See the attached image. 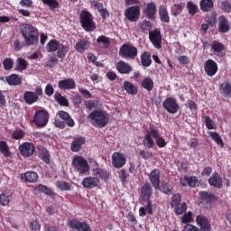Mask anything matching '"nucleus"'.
Here are the masks:
<instances>
[{"mask_svg":"<svg viewBox=\"0 0 231 231\" xmlns=\"http://www.w3.org/2000/svg\"><path fill=\"white\" fill-rule=\"evenodd\" d=\"M42 3H43V5H48L52 10L59 8V2L57 0H42Z\"/></svg>","mask_w":231,"mask_h":231,"instance_id":"nucleus-59","label":"nucleus"},{"mask_svg":"<svg viewBox=\"0 0 231 231\" xmlns=\"http://www.w3.org/2000/svg\"><path fill=\"white\" fill-rule=\"evenodd\" d=\"M20 33L24 39L25 46L39 44V30L32 24L25 23L21 27Z\"/></svg>","mask_w":231,"mask_h":231,"instance_id":"nucleus-1","label":"nucleus"},{"mask_svg":"<svg viewBox=\"0 0 231 231\" xmlns=\"http://www.w3.org/2000/svg\"><path fill=\"white\" fill-rule=\"evenodd\" d=\"M4 69H5V71H10V69H12V68H14V60H12V58H6L4 61Z\"/></svg>","mask_w":231,"mask_h":231,"instance_id":"nucleus-58","label":"nucleus"},{"mask_svg":"<svg viewBox=\"0 0 231 231\" xmlns=\"http://www.w3.org/2000/svg\"><path fill=\"white\" fill-rule=\"evenodd\" d=\"M211 48L215 51V53H221V51L225 50V45H223V43L219 42L214 41Z\"/></svg>","mask_w":231,"mask_h":231,"instance_id":"nucleus-57","label":"nucleus"},{"mask_svg":"<svg viewBox=\"0 0 231 231\" xmlns=\"http://www.w3.org/2000/svg\"><path fill=\"white\" fill-rule=\"evenodd\" d=\"M79 23L85 32H91L97 30V23L93 20V14L87 10H83L79 14Z\"/></svg>","mask_w":231,"mask_h":231,"instance_id":"nucleus-2","label":"nucleus"},{"mask_svg":"<svg viewBox=\"0 0 231 231\" xmlns=\"http://www.w3.org/2000/svg\"><path fill=\"white\" fill-rule=\"evenodd\" d=\"M36 190H38V192H42V194H45L46 196H53V191L51 189L42 184L37 185Z\"/></svg>","mask_w":231,"mask_h":231,"instance_id":"nucleus-49","label":"nucleus"},{"mask_svg":"<svg viewBox=\"0 0 231 231\" xmlns=\"http://www.w3.org/2000/svg\"><path fill=\"white\" fill-rule=\"evenodd\" d=\"M162 107H164L168 113L176 115L180 109V105H178V101L174 97H167L162 103Z\"/></svg>","mask_w":231,"mask_h":231,"instance_id":"nucleus-11","label":"nucleus"},{"mask_svg":"<svg viewBox=\"0 0 231 231\" xmlns=\"http://www.w3.org/2000/svg\"><path fill=\"white\" fill-rule=\"evenodd\" d=\"M139 157L143 160H151V158H152V152L147 150H141L139 152Z\"/></svg>","mask_w":231,"mask_h":231,"instance_id":"nucleus-60","label":"nucleus"},{"mask_svg":"<svg viewBox=\"0 0 231 231\" xmlns=\"http://www.w3.org/2000/svg\"><path fill=\"white\" fill-rule=\"evenodd\" d=\"M0 152L5 158H8V156H10V147L8 146V143H6V141H0Z\"/></svg>","mask_w":231,"mask_h":231,"instance_id":"nucleus-45","label":"nucleus"},{"mask_svg":"<svg viewBox=\"0 0 231 231\" xmlns=\"http://www.w3.org/2000/svg\"><path fill=\"white\" fill-rule=\"evenodd\" d=\"M182 231H201L199 228L192 224H186Z\"/></svg>","mask_w":231,"mask_h":231,"instance_id":"nucleus-64","label":"nucleus"},{"mask_svg":"<svg viewBox=\"0 0 231 231\" xmlns=\"http://www.w3.org/2000/svg\"><path fill=\"white\" fill-rule=\"evenodd\" d=\"M141 196L143 201H151V196H152V186L151 183H145L141 189Z\"/></svg>","mask_w":231,"mask_h":231,"instance_id":"nucleus-25","label":"nucleus"},{"mask_svg":"<svg viewBox=\"0 0 231 231\" xmlns=\"http://www.w3.org/2000/svg\"><path fill=\"white\" fill-rule=\"evenodd\" d=\"M204 71L208 77H214L217 73V63L214 60L209 59L204 64Z\"/></svg>","mask_w":231,"mask_h":231,"instance_id":"nucleus-15","label":"nucleus"},{"mask_svg":"<svg viewBox=\"0 0 231 231\" xmlns=\"http://www.w3.org/2000/svg\"><path fill=\"white\" fill-rule=\"evenodd\" d=\"M39 158L40 160H42V162L44 163H46L47 165H50V163H51V154H50V151L46 148H44L43 146H42L41 148H39Z\"/></svg>","mask_w":231,"mask_h":231,"instance_id":"nucleus-30","label":"nucleus"},{"mask_svg":"<svg viewBox=\"0 0 231 231\" xmlns=\"http://www.w3.org/2000/svg\"><path fill=\"white\" fill-rule=\"evenodd\" d=\"M68 226L74 231H91V226L88 222H80L79 219L74 218L68 222Z\"/></svg>","mask_w":231,"mask_h":231,"instance_id":"nucleus-10","label":"nucleus"},{"mask_svg":"<svg viewBox=\"0 0 231 231\" xmlns=\"http://www.w3.org/2000/svg\"><path fill=\"white\" fill-rule=\"evenodd\" d=\"M159 17L162 23H171V17L169 16V11L165 5H161L159 8Z\"/></svg>","mask_w":231,"mask_h":231,"instance_id":"nucleus-33","label":"nucleus"},{"mask_svg":"<svg viewBox=\"0 0 231 231\" xmlns=\"http://www.w3.org/2000/svg\"><path fill=\"white\" fill-rule=\"evenodd\" d=\"M58 88L59 89H75L76 88L75 79L69 78V79L60 80L58 82Z\"/></svg>","mask_w":231,"mask_h":231,"instance_id":"nucleus-24","label":"nucleus"},{"mask_svg":"<svg viewBox=\"0 0 231 231\" xmlns=\"http://www.w3.org/2000/svg\"><path fill=\"white\" fill-rule=\"evenodd\" d=\"M116 68L118 73H120L121 75H129V73L133 71V67L131 66V64L122 60L116 63Z\"/></svg>","mask_w":231,"mask_h":231,"instance_id":"nucleus-20","label":"nucleus"},{"mask_svg":"<svg viewBox=\"0 0 231 231\" xmlns=\"http://www.w3.org/2000/svg\"><path fill=\"white\" fill-rule=\"evenodd\" d=\"M56 186L58 189H60V190H62V191L71 189V184L64 180H58L56 182Z\"/></svg>","mask_w":231,"mask_h":231,"instance_id":"nucleus-53","label":"nucleus"},{"mask_svg":"<svg viewBox=\"0 0 231 231\" xmlns=\"http://www.w3.org/2000/svg\"><path fill=\"white\" fill-rule=\"evenodd\" d=\"M19 151L23 158H30L35 152V146L32 143H23L19 146Z\"/></svg>","mask_w":231,"mask_h":231,"instance_id":"nucleus-13","label":"nucleus"},{"mask_svg":"<svg viewBox=\"0 0 231 231\" xmlns=\"http://www.w3.org/2000/svg\"><path fill=\"white\" fill-rule=\"evenodd\" d=\"M146 134H149L151 138H157L160 136V130H156L154 127H150L149 131L146 132Z\"/></svg>","mask_w":231,"mask_h":231,"instance_id":"nucleus-61","label":"nucleus"},{"mask_svg":"<svg viewBox=\"0 0 231 231\" xmlns=\"http://www.w3.org/2000/svg\"><path fill=\"white\" fill-rule=\"evenodd\" d=\"M196 223L199 226L200 231H211L210 220L204 215H198L196 217Z\"/></svg>","mask_w":231,"mask_h":231,"instance_id":"nucleus-14","label":"nucleus"},{"mask_svg":"<svg viewBox=\"0 0 231 231\" xmlns=\"http://www.w3.org/2000/svg\"><path fill=\"white\" fill-rule=\"evenodd\" d=\"M57 64H59V59L54 54V55L51 56L50 60H48L45 62V68H55V66H57Z\"/></svg>","mask_w":231,"mask_h":231,"instance_id":"nucleus-54","label":"nucleus"},{"mask_svg":"<svg viewBox=\"0 0 231 231\" xmlns=\"http://www.w3.org/2000/svg\"><path fill=\"white\" fill-rule=\"evenodd\" d=\"M157 190H160L162 194H166V196H172V194H174V186L171 185L169 182L162 181Z\"/></svg>","mask_w":231,"mask_h":231,"instance_id":"nucleus-27","label":"nucleus"},{"mask_svg":"<svg viewBox=\"0 0 231 231\" xmlns=\"http://www.w3.org/2000/svg\"><path fill=\"white\" fill-rule=\"evenodd\" d=\"M5 81L9 86H21L23 84V78L17 74H11L5 78Z\"/></svg>","mask_w":231,"mask_h":231,"instance_id":"nucleus-31","label":"nucleus"},{"mask_svg":"<svg viewBox=\"0 0 231 231\" xmlns=\"http://www.w3.org/2000/svg\"><path fill=\"white\" fill-rule=\"evenodd\" d=\"M12 198V193L10 191H4L0 195V205L3 207H6V205H10V199Z\"/></svg>","mask_w":231,"mask_h":231,"instance_id":"nucleus-38","label":"nucleus"},{"mask_svg":"<svg viewBox=\"0 0 231 231\" xmlns=\"http://www.w3.org/2000/svg\"><path fill=\"white\" fill-rule=\"evenodd\" d=\"M60 45V43L59 42V41H57L55 39H51L47 43L46 50H47L48 53H51L53 51H57Z\"/></svg>","mask_w":231,"mask_h":231,"instance_id":"nucleus-39","label":"nucleus"},{"mask_svg":"<svg viewBox=\"0 0 231 231\" xmlns=\"http://www.w3.org/2000/svg\"><path fill=\"white\" fill-rule=\"evenodd\" d=\"M43 91L42 87H36L33 91H25L23 93V100L28 106L35 104L39 101V97H42Z\"/></svg>","mask_w":231,"mask_h":231,"instance_id":"nucleus-6","label":"nucleus"},{"mask_svg":"<svg viewBox=\"0 0 231 231\" xmlns=\"http://www.w3.org/2000/svg\"><path fill=\"white\" fill-rule=\"evenodd\" d=\"M157 13L156 5L152 2L148 3L144 8L143 14L150 21H154Z\"/></svg>","mask_w":231,"mask_h":231,"instance_id":"nucleus-21","label":"nucleus"},{"mask_svg":"<svg viewBox=\"0 0 231 231\" xmlns=\"http://www.w3.org/2000/svg\"><path fill=\"white\" fill-rule=\"evenodd\" d=\"M141 64L143 68H149L152 64V60L151 59V53L144 51L141 55Z\"/></svg>","mask_w":231,"mask_h":231,"instance_id":"nucleus-35","label":"nucleus"},{"mask_svg":"<svg viewBox=\"0 0 231 231\" xmlns=\"http://www.w3.org/2000/svg\"><path fill=\"white\" fill-rule=\"evenodd\" d=\"M187 9L189 15H196V14H198V5L190 1L187 3Z\"/></svg>","mask_w":231,"mask_h":231,"instance_id":"nucleus-56","label":"nucleus"},{"mask_svg":"<svg viewBox=\"0 0 231 231\" xmlns=\"http://www.w3.org/2000/svg\"><path fill=\"white\" fill-rule=\"evenodd\" d=\"M181 223L183 225H190V223H194V217H192V211H189L184 213V215L180 217Z\"/></svg>","mask_w":231,"mask_h":231,"instance_id":"nucleus-46","label":"nucleus"},{"mask_svg":"<svg viewBox=\"0 0 231 231\" xmlns=\"http://www.w3.org/2000/svg\"><path fill=\"white\" fill-rule=\"evenodd\" d=\"M90 42L88 40H81L78 42L75 45L76 51L79 53H84L87 50H89Z\"/></svg>","mask_w":231,"mask_h":231,"instance_id":"nucleus-32","label":"nucleus"},{"mask_svg":"<svg viewBox=\"0 0 231 231\" xmlns=\"http://www.w3.org/2000/svg\"><path fill=\"white\" fill-rule=\"evenodd\" d=\"M50 120V114L48 111L41 109L35 112L32 123L36 125V127H46Z\"/></svg>","mask_w":231,"mask_h":231,"instance_id":"nucleus-5","label":"nucleus"},{"mask_svg":"<svg viewBox=\"0 0 231 231\" xmlns=\"http://www.w3.org/2000/svg\"><path fill=\"white\" fill-rule=\"evenodd\" d=\"M54 99L56 100L57 103L60 104V106H64L65 107H68L69 106V101H68V99L59 92L55 93Z\"/></svg>","mask_w":231,"mask_h":231,"instance_id":"nucleus-40","label":"nucleus"},{"mask_svg":"<svg viewBox=\"0 0 231 231\" xmlns=\"http://www.w3.org/2000/svg\"><path fill=\"white\" fill-rule=\"evenodd\" d=\"M125 162H126V159L122 153L118 152H115L113 153L112 164H113V167H115L116 169H122V167L125 165Z\"/></svg>","mask_w":231,"mask_h":231,"instance_id":"nucleus-16","label":"nucleus"},{"mask_svg":"<svg viewBox=\"0 0 231 231\" xmlns=\"http://www.w3.org/2000/svg\"><path fill=\"white\" fill-rule=\"evenodd\" d=\"M68 51H69L68 46L64 44H60V47L58 48V51H57V57L59 59H64Z\"/></svg>","mask_w":231,"mask_h":231,"instance_id":"nucleus-52","label":"nucleus"},{"mask_svg":"<svg viewBox=\"0 0 231 231\" xmlns=\"http://www.w3.org/2000/svg\"><path fill=\"white\" fill-rule=\"evenodd\" d=\"M81 185L84 187V189H95V187H98V182L95 176L91 177H86L82 180Z\"/></svg>","mask_w":231,"mask_h":231,"instance_id":"nucleus-29","label":"nucleus"},{"mask_svg":"<svg viewBox=\"0 0 231 231\" xmlns=\"http://www.w3.org/2000/svg\"><path fill=\"white\" fill-rule=\"evenodd\" d=\"M84 106H85L86 109H88V111H91L93 109H97V107H98V106H100V101L87 100L84 102Z\"/></svg>","mask_w":231,"mask_h":231,"instance_id":"nucleus-47","label":"nucleus"},{"mask_svg":"<svg viewBox=\"0 0 231 231\" xmlns=\"http://www.w3.org/2000/svg\"><path fill=\"white\" fill-rule=\"evenodd\" d=\"M140 6L132 5L125 10V17L130 21V23H136L140 19Z\"/></svg>","mask_w":231,"mask_h":231,"instance_id":"nucleus-8","label":"nucleus"},{"mask_svg":"<svg viewBox=\"0 0 231 231\" xmlns=\"http://www.w3.org/2000/svg\"><path fill=\"white\" fill-rule=\"evenodd\" d=\"M86 144V138L79 136L75 137L71 143L70 150L72 152H79L82 149V145Z\"/></svg>","mask_w":231,"mask_h":231,"instance_id":"nucleus-22","label":"nucleus"},{"mask_svg":"<svg viewBox=\"0 0 231 231\" xmlns=\"http://www.w3.org/2000/svg\"><path fill=\"white\" fill-rule=\"evenodd\" d=\"M218 91L224 98H231V83L223 82L218 87Z\"/></svg>","mask_w":231,"mask_h":231,"instance_id":"nucleus-28","label":"nucleus"},{"mask_svg":"<svg viewBox=\"0 0 231 231\" xmlns=\"http://www.w3.org/2000/svg\"><path fill=\"white\" fill-rule=\"evenodd\" d=\"M123 88L124 89H125L128 95H138V88H136V86H134V84L129 81H125Z\"/></svg>","mask_w":231,"mask_h":231,"instance_id":"nucleus-34","label":"nucleus"},{"mask_svg":"<svg viewBox=\"0 0 231 231\" xmlns=\"http://www.w3.org/2000/svg\"><path fill=\"white\" fill-rule=\"evenodd\" d=\"M97 42V44H103V48H109V46H111V41L109 40V37L105 35L98 36Z\"/></svg>","mask_w":231,"mask_h":231,"instance_id":"nucleus-48","label":"nucleus"},{"mask_svg":"<svg viewBox=\"0 0 231 231\" xmlns=\"http://www.w3.org/2000/svg\"><path fill=\"white\" fill-rule=\"evenodd\" d=\"M29 227L32 231H41V224L37 220L31 222Z\"/></svg>","mask_w":231,"mask_h":231,"instance_id":"nucleus-63","label":"nucleus"},{"mask_svg":"<svg viewBox=\"0 0 231 231\" xmlns=\"http://www.w3.org/2000/svg\"><path fill=\"white\" fill-rule=\"evenodd\" d=\"M92 176H94V178L97 180V183L100 185V181L107 183L111 173H109V171H107L106 169L95 168L92 170Z\"/></svg>","mask_w":231,"mask_h":231,"instance_id":"nucleus-9","label":"nucleus"},{"mask_svg":"<svg viewBox=\"0 0 231 231\" xmlns=\"http://www.w3.org/2000/svg\"><path fill=\"white\" fill-rule=\"evenodd\" d=\"M208 134L210 138L216 142L217 145L219 147H225V143H223V138H221V135L217 132H208Z\"/></svg>","mask_w":231,"mask_h":231,"instance_id":"nucleus-41","label":"nucleus"},{"mask_svg":"<svg viewBox=\"0 0 231 231\" xmlns=\"http://www.w3.org/2000/svg\"><path fill=\"white\" fill-rule=\"evenodd\" d=\"M199 196L203 203H207L208 205H211L212 202L217 200V197L214 195V193H209L208 191H200Z\"/></svg>","mask_w":231,"mask_h":231,"instance_id":"nucleus-23","label":"nucleus"},{"mask_svg":"<svg viewBox=\"0 0 231 231\" xmlns=\"http://www.w3.org/2000/svg\"><path fill=\"white\" fill-rule=\"evenodd\" d=\"M204 123L207 129L209 131L212 129H217V125H216V123H214V120H212L209 116H204Z\"/></svg>","mask_w":231,"mask_h":231,"instance_id":"nucleus-50","label":"nucleus"},{"mask_svg":"<svg viewBox=\"0 0 231 231\" xmlns=\"http://www.w3.org/2000/svg\"><path fill=\"white\" fill-rule=\"evenodd\" d=\"M217 32L220 33H228L230 32V22H228L226 16H219Z\"/></svg>","mask_w":231,"mask_h":231,"instance_id":"nucleus-19","label":"nucleus"},{"mask_svg":"<svg viewBox=\"0 0 231 231\" xmlns=\"http://www.w3.org/2000/svg\"><path fill=\"white\" fill-rule=\"evenodd\" d=\"M72 167L78 174H87L89 172V164L82 156H74L72 159Z\"/></svg>","mask_w":231,"mask_h":231,"instance_id":"nucleus-4","label":"nucleus"},{"mask_svg":"<svg viewBox=\"0 0 231 231\" xmlns=\"http://www.w3.org/2000/svg\"><path fill=\"white\" fill-rule=\"evenodd\" d=\"M149 39L157 50H162V32L159 29L149 32Z\"/></svg>","mask_w":231,"mask_h":231,"instance_id":"nucleus-12","label":"nucleus"},{"mask_svg":"<svg viewBox=\"0 0 231 231\" xmlns=\"http://www.w3.org/2000/svg\"><path fill=\"white\" fill-rule=\"evenodd\" d=\"M88 118L96 122L98 127H106V125H107V116L102 110H93V112L88 115Z\"/></svg>","mask_w":231,"mask_h":231,"instance_id":"nucleus-7","label":"nucleus"},{"mask_svg":"<svg viewBox=\"0 0 231 231\" xmlns=\"http://www.w3.org/2000/svg\"><path fill=\"white\" fill-rule=\"evenodd\" d=\"M20 178L22 181H24L25 183H37L39 175L33 171H29L25 173H22Z\"/></svg>","mask_w":231,"mask_h":231,"instance_id":"nucleus-18","label":"nucleus"},{"mask_svg":"<svg viewBox=\"0 0 231 231\" xmlns=\"http://www.w3.org/2000/svg\"><path fill=\"white\" fill-rule=\"evenodd\" d=\"M28 68V61L23 58H17L16 60V70L17 71H24Z\"/></svg>","mask_w":231,"mask_h":231,"instance_id":"nucleus-42","label":"nucleus"},{"mask_svg":"<svg viewBox=\"0 0 231 231\" xmlns=\"http://www.w3.org/2000/svg\"><path fill=\"white\" fill-rule=\"evenodd\" d=\"M181 12H183V6L181 4H174L171 7V14L173 17H178Z\"/></svg>","mask_w":231,"mask_h":231,"instance_id":"nucleus-44","label":"nucleus"},{"mask_svg":"<svg viewBox=\"0 0 231 231\" xmlns=\"http://www.w3.org/2000/svg\"><path fill=\"white\" fill-rule=\"evenodd\" d=\"M149 180L155 190L160 188V170L155 169L152 171L149 175Z\"/></svg>","mask_w":231,"mask_h":231,"instance_id":"nucleus-26","label":"nucleus"},{"mask_svg":"<svg viewBox=\"0 0 231 231\" xmlns=\"http://www.w3.org/2000/svg\"><path fill=\"white\" fill-rule=\"evenodd\" d=\"M143 144L144 147H146V149H153V147L156 145L154 143V139H152V137H151V135L147 134L144 135Z\"/></svg>","mask_w":231,"mask_h":231,"instance_id":"nucleus-43","label":"nucleus"},{"mask_svg":"<svg viewBox=\"0 0 231 231\" xmlns=\"http://www.w3.org/2000/svg\"><path fill=\"white\" fill-rule=\"evenodd\" d=\"M173 208L175 210L176 216H181V214H185V212H187V203L182 202Z\"/></svg>","mask_w":231,"mask_h":231,"instance_id":"nucleus-51","label":"nucleus"},{"mask_svg":"<svg viewBox=\"0 0 231 231\" xmlns=\"http://www.w3.org/2000/svg\"><path fill=\"white\" fill-rule=\"evenodd\" d=\"M221 9L223 10V12H226L227 14H231L230 2H228V0L223 1L221 3Z\"/></svg>","mask_w":231,"mask_h":231,"instance_id":"nucleus-62","label":"nucleus"},{"mask_svg":"<svg viewBox=\"0 0 231 231\" xmlns=\"http://www.w3.org/2000/svg\"><path fill=\"white\" fill-rule=\"evenodd\" d=\"M208 183L211 187H215L216 189H223V177H221L219 172L215 171L209 177Z\"/></svg>","mask_w":231,"mask_h":231,"instance_id":"nucleus-17","label":"nucleus"},{"mask_svg":"<svg viewBox=\"0 0 231 231\" xmlns=\"http://www.w3.org/2000/svg\"><path fill=\"white\" fill-rule=\"evenodd\" d=\"M141 86L146 91H152L154 89V81H152V79L146 77L142 80Z\"/></svg>","mask_w":231,"mask_h":231,"instance_id":"nucleus-36","label":"nucleus"},{"mask_svg":"<svg viewBox=\"0 0 231 231\" xmlns=\"http://www.w3.org/2000/svg\"><path fill=\"white\" fill-rule=\"evenodd\" d=\"M214 8L213 0H201L200 1V10L202 12H210Z\"/></svg>","mask_w":231,"mask_h":231,"instance_id":"nucleus-37","label":"nucleus"},{"mask_svg":"<svg viewBox=\"0 0 231 231\" xmlns=\"http://www.w3.org/2000/svg\"><path fill=\"white\" fill-rule=\"evenodd\" d=\"M181 203V194L176 193L171 197V202L170 203L172 208L178 207Z\"/></svg>","mask_w":231,"mask_h":231,"instance_id":"nucleus-55","label":"nucleus"},{"mask_svg":"<svg viewBox=\"0 0 231 231\" xmlns=\"http://www.w3.org/2000/svg\"><path fill=\"white\" fill-rule=\"evenodd\" d=\"M119 57L126 60H134L138 57V49L134 45L124 43L119 49Z\"/></svg>","mask_w":231,"mask_h":231,"instance_id":"nucleus-3","label":"nucleus"}]
</instances>
